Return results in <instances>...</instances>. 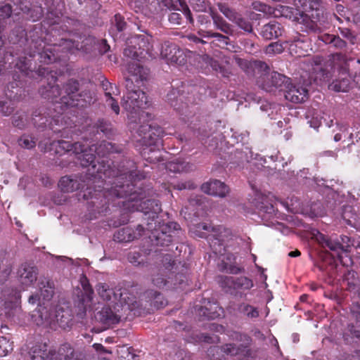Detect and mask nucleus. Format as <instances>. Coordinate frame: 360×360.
Instances as JSON below:
<instances>
[{"instance_id": "38", "label": "nucleus", "mask_w": 360, "mask_h": 360, "mask_svg": "<svg viewBox=\"0 0 360 360\" xmlns=\"http://www.w3.org/2000/svg\"><path fill=\"white\" fill-rule=\"evenodd\" d=\"M169 52L173 51L174 55L169 56V63L177 65H184L187 62V57L184 51L180 49L178 46H172Z\"/></svg>"}, {"instance_id": "3", "label": "nucleus", "mask_w": 360, "mask_h": 360, "mask_svg": "<svg viewBox=\"0 0 360 360\" xmlns=\"http://www.w3.org/2000/svg\"><path fill=\"white\" fill-rule=\"evenodd\" d=\"M117 176V182L115 186L103 187L101 185H94L91 187L92 180L86 176V174H75L62 176L58 182V187L63 193H72L77 190H82L86 186L83 191V198L87 200L89 209L91 211L98 214H105L109 210V205L121 207L122 202L127 198L129 191L121 190L124 189V184H119L123 175Z\"/></svg>"}, {"instance_id": "32", "label": "nucleus", "mask_w": 360, "mask_h": 360, "mask_svg": "<svg viewBox=\"0 0 360 360\" xmlns=\"http://www.w3.org/2000/svg\"><path fill=\"white\" fill-rule=\"evenodd\" d=\"M55 318L58 326L63 329H66L72 324V314L68 309L57 308Z\"/></svg>"}, {"instance_id": "12", "label": "nucleus", "mask_w": 360, "mask_h": 360, "mask_svg": "<svg viewBox=\"0 0 360 360\" xmlns=\"http://www.w3.org/2000/svg\"><path fill=\"white\" fill-rule=\"evenodd\" d=\"M314 237L316 241L323 248H328L334 252L330 254V256H331L335 261V259H337L343 266H349L352 264V259L348 255L346 250H344V246L342 243L332 240L330 238H328L319 231H317V233L314 234Z\"/></svg>"}, {"instance_id": "43", "label": "nucleus", "mask_w": 360, "mask_h": 360, "mask_svg": "<svg viewBox=\"0 0 360 360\" xmlns=\"http://www.w3.org/2000/svg\"><path fill=\"white\" fill-rule=\"evenodd\" d=\"M304 36L302 37L300 34H297L292 37L289 38L288 40L284 41L286 46H288L290 52H295L297 56H301L302 53L301 51H297L296 49L300 47L302 49V44L304 43Z\"/></svg>"}, {"instance_id": "56", "label": "nucleus", "mask_w": 360, "mask_h": 360, "mask_svg": "<svg viewBox=\"0 0 360 360\" xmlns=\"http://www.w3.org/2000/svg\"><path fill=\"white\" fill-rule=\"evenodd\" d=\"M200 34L202 37H215L217 39V41L220 42H223L225 44H228V41L229 40V38L227 36L223 35L218 32H214L212 30H207V31H200L199 32Z\"/></svg>"}, {"instance_id": "48", "label": "nucleus", "mask_w": 360, "mask_h": 360, "mask_svg": "<svg viewBox=\"0 0 360 360\" xmlns=\"http://www.w3.org/2000/svg\"><path fill=\"white\" fill-rule=\"evenodd\" d=\"M15 108L14 103L11 99L0 100V114L4 117L10 116Z\"/></svg>"}, {"instance_id": "50", "label": "nucleus", "mask_w": 360, "mask_h": 360, "mask_svg": "<svg viewBox=\"0 0 360 360\" xmlns=\"http://www.w3.org/2000/svg\"><path fill=\"white\" fill-rule=\"evenodd\" d=\"M356 273L353 271H348L344 275L343 282L347 285V289L352 291L356 290L359 283V280L355 277Z\"/></svg>"}, {"instance_id": "1", "label": "nucleus", "mask_w": 360, "mask_h": 360, "mask_svg": "<svg viewBox=\"0 0 360 360\" xmlns=\"http://www.w3.org/2000/svg\"><path fill=\"white\" fill-rule=\"evenodd\" d=\"M51 146L55 148L56 154L63 155L66 153L74 155L77 160L76 163L81 165L82 167H88L87 172L85 174L92 180V183H101L102 188L104 186L108 187V185L115 186L116 185L117 176L121 174L123 179L119 184H124L123 190L134 192L141 183L147 178V173L143 171L136 169V165L133 160L124 159L117 166L116 169L105 163V160H99L96 159V155L93 153L94 145H84L81 142L72 143L70 141L64 140L54 141Z\"/></svg>"}, {"instance_id": "54", "label": "nucleus", "mask_w": 360, "mask_h": 360, "mask_svg": "<svg viewBox=\"0 0 360 360\" xmlns=\"http://www.w3.org/2000/svg\"><path fill=\"white\" fill-rule=\"evenodd\" d=\"M252 6L254 10L262 12L266 15H274V13H276L274 8L259 1L252 2Z\"/></svg>"}, {"instance_id": "22", "label": "nucleus", "mask_w": 360, "mask_h": 360, "mask_svg": "<svg viewBox=\"0 0 360 360\" xmlns=\"http://www.w3.org/2000/svg\"><path fill=\"white\" fill-rule=\"evenodd\" d=\"M201 191L208 195L224 198L229 193V187L223 182L214 179L202 184Z\"/></svg>"}, {"instance_id": "52", "label": "nucleus", "mask_w": 360, "mask_h": 360, "mask_svg": "<svg viewBox=\"0 0 360 360\" xmlns=\"http://www.w3.org/2000/svg\"><path fill=\"white\" fill-rule=\"evenodd\" d=\"M97 131H101L105 136H109L112 134V124L104 119H99L96 123Z\"/></svg>"}, {"instance_id": "37", "label": "nucleus", "mask_w": 360, "mask_h": 360, "mask_svg": "<svg viewBox=\"0 0 360 360\" xmlns=\"http://www.w3.org/2000/svg\"><path fill=\"white\" fill-rule=\"evenodd\" d=\"M81 283H82V288L84 291L85 297L82 298V300L79 304V307H80V305H81V307H82V308H83V313H85L86 310L87 304H84V302H86L87 303H90L91 302L92 294H93L94 291L89 283L87 278L85 276H84L81 278Z\"/></svg>"}, {"instance_id": "13", "label": "nucleus", "mask_w": 360, "mask_h": 360, "mask_svg": "<svg viewBox=\"0 0 360 360\" xmlns=\"http://www.w3.org/2000/svg\"><path fill=\"white\" fill-rule=\"evenodd\" d=\"M217 6L225 17L230 21L234 22L238 27L248 32L252 31V23L235 10L231 8L228 4L225 3H218Z\"/></svg>"}, {"instance_id": "23", "label": "nucleus", "mask_w": 360, "mask_h": 360, "mask_svg": "<svg viewBox=\"0 0 360 360\" xmlns=\"http://www.w3.org/2000/svg\"><path fill=\"white\" fill-rule=\"evenodd\" d=\"M198 316L202 319H215L224 314V309L217 302H207L204 306H196Z\"/></svg>"}, {"instance_id": "41", "label": "nucleus", "mask_w": 360, "mask_h": 360, "mask_svg": "<svg viewBox=\"0 0 360 360\" xmlns=\"http://www.w3.org/2000/svg\"><path fill=\"white\" fill-rule=\"evenodd\" d=\"M290 82V79L283 74L277 72H273L270 76V84L269 86L276 88L284 87L286 89L288 84Z\"/></svg>"}, {"instance_id": "26", "label": "nucleus", "mask_w": 360, "mask_h": 360, "mask_svg": "<svg viewBox=\"0 0 360 360\" xmlns=\"http://www.w3.org/2000/svg\"><path fill=\"white\" fill-rule=\"evenodd\" d=\"M283 27L278 22L273 20L262 26L260 35L266 40H271L281 36Z\"/></svg>"}, {"instance_id": "6", "label": "nucleus", "mask_w": 360, "mask_h": 360, "mask_svg": "<svg viewBox=\"0 0 360 360\" xmlns=\"http://www.w3.org/2000/svg\"><path fill=\"white\" fill-rule=\"evenodd\" d=\"M191 231L197 237L206 238L210 248L216 255L223 256L218 264L220 271L231 274H238L242 269L237 266L236 257L232 253L226 254V242L231 236V231L221 226H212L207 223H199L191 229Z\"/></svg>"}, {"instance_id": "27", "label": "nucleus", "mask_w": 360, "mask_h": 360, "mask_svg": "<svg viewBox=\"0 0 360 360\" xmlns=\"http://www.w3.org/2000/svg\"><path fill=\"white\" fill-rule=\"evenodd\" d=\"M57 356L61 360H84L83 354L75 350L73 347L68 342H65L58 348L56 353Z\"/></svg>"}, {"instance_id": "47", "label": "nucleus", "mask_w": 360, "mask_h": 360, "mask_svg": "<svg viewBox=\"0 0 360 360\" xmlns=\"http://www.w3.org/2000/svg\"><path fill=\"white\" fill-rule=\"evenodd\" d=\"M37 139L34 136L24 134L18 139V145L25 149H32L36 146Z\"/></svg>"}, {"instance_id": "51", "label": "nucleus", "mask_w": 360, "mask_h": 360, "mask_svg": "<svg viewBox=\"0 0 360 360\" xmlns=\"http://www.w3.org/2000/svg\"><path fill=\"white\" fill-rule=\"evenodd\" d=\"M207 355L210 360H223L225 359V354L222 349V345L211 346L207 352Z\"/></svg>"}, {"instance_id": "9", "label": "nucleus", "mask_w": 360, "mask_h": 360, "mask_svg": "<svg viewBox=\"0 0 360 360\" xmlns=\"http://www.w3.org/2000/svg\"><path fill=\"white\" fill-rule=\"evenodd\" d=\"M79 82L73 79H69L64 86L66 95L60 98V103L67 107L84 108L93 103V98L89 91L77 94Z\"/></svg>"}, {"instance_id": "61", "label": "nucleus", "mask_w": 360, "mask_h": 360, "mask_svg": "<svg viewBox=\"0 0 360 360\" xmlns=\"http://www.w3.org/2000/svg\"><path fill=\"white\" fill-rule=\"evenodd\" d=\"M172 46H177V45L175 44H173V43L165 42L162 46V49H161V52H160L161 56L162 58H165L168 63L169 61V56L174 55L173 53V51L169 52V50L171 49L169 48Z\"/></svg>"}, {"instance_id": "34", "label": "nucleus", "mask_w": 360, "mask_h": 360, "mask_svg": "<svg viewBox=\"0 0 360 360\" xmlns=\"http://www.w3.org/2000/svg\"><path fill=\"white\" fill-rule=\"evenodd\" d=\"M166 169L173 173L188 172L193 169V165L179 158L169 161L166 164Z\"/></svg>"}, {"instance_id": "36", "label": "nucleus", "mask_w": 360, "mask_h": 360, "mask_svg": "<svg viewBox=\"0 0 360 360\" xmlns=\"http://www.w3.org/2000/svg\"><path fill=\"white\" fill-rule=\"evenodd\" d=\"M11 122L14 127L25 129L30 123L28 114L23 110H18L13 115Z\"/></svg>"}, {"instance_id": "15", "label": "nucleus", "mask_w": 360, "mask_h": 360, "mask_svg": "<svg viewBox=\"0 0 360 360\" xmlns=\"http://www.w3.org/2000/svg\"><path fill=\"white\" fill-rule=\"evenodd\" d=\"M60 117H53L46 115V112H42V110H37L32 114V121L34 127L39 130L44 131L46 128H49L55 133L59 132V129H55L54 126L58 125Z\"/></svg>"}, {"instance_id": "33", "label": "nucleus", "mask_w": 360, "mask_h": 360, "mask_svg": "<svg viewBox=\"0 0 360 360\" xmlns=\"http://www.w3.org/2000/svg\"><path fill=\"white\" fill-rule=\"evenodd\" d=\"M331 63L335 69H337L342 74H347L349 65L348 59L345 54L342 53H335L331 55Z\"/></svg>"}, {"instance_id": "8", "label": "nucleus", "mask_w": 360, "mask_h": 360, "mask_svg": "<svg viewBox=\"0 0 360 360\" xmlns=\"http://www.w3.org/2000/svg\"><path fill=\"white\" fill-rule=\"evenodd\" d=\"M231 338L236 343H226L222 345V349L225 355L238 356L239 360H250L254 358L253 351L250 348L252 339L250 335L244 333L234 332Z\"/></svg>"}, {"instance_id": "28", "label": "nucleus", "mask_w": 360, "mask_h": 360, "mask_svg": "<svg viewBox=\"0 0 360 360\" xmlns=\"http://www.w3.org/2000/svg\"><path fill=\"white\" fill-rule=\"evenodd\" d=\"M143 299L148 302L151 307L157 309L164 307L167 304L163 295L160 292L153 290H148L144 292Z\"/></svg>"}, {"instance_id": "63", "label": "nucleus", "mask_w": 360, "mask_h": 360, "mask_svg": "<svg viewBox=\"0 0 360 360\" xmlns=\"http://www.w3.org/2000/svg\"><path fill=\"white\" fill-rule=\"evenodd\" d=\"M113 23L119 32L123 31L127 25L124 17H122L120 13L115 15Z\"/></svg>"}, {"instance_id": "42", "label": "nucleus", "mask_w": 360, "mask_h": 360, "mask_svg": "<svg viewBox=\"0 0 360 360\" xmlns=\"http://www.w3.org/2000/svg\"><path fill=\"white\" fill-rule=\"evenodd\" d=\"M12 13L13 8L11 4H0V34L6 27L7 20L11 17Z\"/></svg>"}, {"instance_id": "21", "label": "nucleus", "mask_w": 360, "mask_h": 360, "mask_svg": "<svg viewBox=\"0 0 360 360\" xmlns=\"http://www.w3.org/2000/svg\"><path fill=\"white\" fill-rule=\"evenodd\" d=\"M255 207L259 215L263 219H269L276 214V208L272 203L271 198L269 195H262L258 198Z\"/></svg>"}, {"instance_id": "31", "label": "nucleus", "mask_w": 360, "mask_h": 360, "mask_svg": "<svg viewBox=\"0 0 360 360\" xmlns=\"http://www.w3.org/2000/svg\"><path fill=\"white\" fill-rule=\"evenodd\" d=\"M210 15L214 27L226 34H231L233 30L229 24L214 9H210Z\"/></svg>"}, {"instance_id": "16", "label": "nucleus", "mask_w": 360, "mask_h": 360, "mask_svg": "<svg viewBox=\"0 0 360 360\" xmlns=\"http://www.w3.org/2000/svg\"><path fill=\"white\" fill-rule=\"evenodd\" d=\"M184 92V90L172 89L167 95V101L171 106L181 114L184 113V109H186L190 103H195L194 99L186 97Z\"/></svg>"}, {"instance_id": "53", "label": "nucleus", "mask_w": 360, "mask_h": 360, "mask_svg": "<svg viewBox=\"0 0 360 360\" xmlns=\"http://www.w3.org/2000/svg\"><path fill=\"white\" fill-rule=\"evenodd\" d=\"M124 55L136 60H140V59L143 57L142 52H141L134 44L125 48L124 49Z\"/></svg>"}, {"instance_id": "35", "label": "nucleus", "mask_w": 360, "mask_h": 360, "mask_svg": "<svg viewBox=\"0 0 360 360\" xmlns=\"http://www.w3.org/2000/svg\"><path fill=\"white\" fill-rule=\"evenodd\" d=\"M93 148L99 160H101V158H104L110 153L119 152L115 145L107 141H102L98 146H94Z\"/></svg>"}, {"instance_id": "45", "label": "nucleus", "mask_w": 360, "mask_h": 360, "mask_svg": "<svg viewBox=\"0 0 360 360\" xmlns=\"http://www.w3.org/2000/svg\"><path fill=\"white\" fill-rule=\"evenodd\" d=\"M202 58L205 63L210 66L213 70L221 74L223 77H229L230 72L222 66L218 60L207 55H205Z\"/></svg>"}, {"instance_id": "2", "label": "nucleus", "mask_w": 360, "mask_h": 360, "mask_svg": "<svg viewBox=\"0 0 360 360\" xmlns=\"http://www.w3.org/2000/svg\"><path fill=\"white\" fill-rule=\"evenodd\" d=\"M155 195V192L149 185L141 183L134 192L130 190L127 198L122 202L120 207L130 212H143L144 219L147 220L146 229L151 232L155 244L158 246L168 247L172 242V233L178 230L179 225L176 222L160 225L157 221L158 214L162 210L161 204Z\"/></svg>"}, {"instance_id": "20", "label": "nucleus", "mask_w": 360, "mask_h": 360, "mask_svg": "<svg viewBox=\"0 0 360 360\" xmlns=\"http://www.w3.org/2000/svg\"><path fill=\"white\" fill-rule=\"evenodd\" d=\"M145 231L142 225H138L136 231L129 226L123 227L114 233L113 238L118 243H128L141 237Z\"/></svg>"}, {"instance_id": "59", "label": "nucleus", "mask_w": 360, "mask_h": 360, "mask_svg": "<svg viewBox=\"0 0 360 360\" xmlns=\"http://www.w3.org/2000/svg\"><path fill=\"white\" fill-rule=\"evenodd\" d=\"M13 349L9 340L5 337L0 338V356H6Z\"/></svg>"}, {"instance_id": "29", "label": "nucleus", "mask_w": 360, "mask_h": 360, "mask_svg": "<svg viewBox=\"0 0 360 360\" xmlns=\"http://www.w3.org/2000/svg\"><path fill=\"white\" fill-rule=\"evenodd\" d=\"M119 302L121 304L128 306L129 310L132 311L139 307L136 297L131 294L127 289H119L115 302Z\"/></svg>"}, {"instance_id": "62", "label": "nucleus", "mask_w": 360, "mask_h": 360, "mask_svg": "<svg viewBox=\"0 0 360 360\" xmlns=\"http://www.w3.org/2000/svg\"><path fill=\"white\" fill-rule=\"evenodd\" d=\"M18 298H19V295H17V293H15V295L12 297L11 300L5 301V302H4V303L2 302V301L1 302V306L4 307V310H5L6 314H7L8 312L6 311L7 309H12L17 307Z\"/></svg>"}, {"instance_id": "25", "label": "nucleus", "mask_w": 360, "mask_h": 360, "mask_svg": "<svg viewBox=\"0 0 360 360\" xmlns=\"http://www.w3.org/2000/svg\"><path fill=\"white\" fill-rule=\"evenodd\" d=\"M94 316L96 321L106 326L117 324L120 321V316L114 312L109 306L103 307Z\"/></svg>"}, {"instance_id": "64", "label": "nucleus", "mask_w": 360, "mask_h": 360, "mask_svg": "<svg viewBox=\"0 0 360 360\" xmlns=\"http://www.w3.org/2000/svg\"><path fill=\"white\" fill-rule=\"evenodd\" d=\"M351 314L356 319V323H360V304L354 303L351 307Z\"/></svg>"}, {"instance_id": "44", "label": "nucleus", "mask_w": 360, "mask_h": 360, "mask_svg": "<svg viewBox=\"0 0 360 360\" xmlns=\"http://www.w3.org/2000/svg\"><path fill=\"white\" fill-rule=\"evenodd\" d=\"M41 296L44 300H50L54 294L53 282L49 280L42 281L39 283Z\"/></svg>"}, {"instance_id": "55", "label": "nucleus", "mask_w": 360, "mask_h": 360, "mask_svg": "<svg viewBox=\"0 0 360 360\" xmlns=\"http://www.w3.org/2000/svg\"><path fill=\"white\" fill-rule=\"evenodd\" d=\"M191 4L193 8L198 12H206L207 10L210 12V9H213L209 0H191Z\"/></svg>"}, {"instance_id": "57", "label": "nucleus", "mask_w": 360, "mask_h": 360, "mask_svg": "<svg viewBox=\"0 0 360 360\" xmlns=\"http://www.w3.org/2000/svg\"><path fill=\"white\" fill-rule=\"evenodd\" d=\"M127 260L134 266H140L143 264L144 259L141 254L139 252H130L127 255Z\"/></svg>"}, {"instance_id": "58", "label": "nucleus", "mask_w": 360, "mask_h": 360, "mask_svg": "<svg viewBox=\"0 0 360 360\" xmlns=\"http://www.w3.org/2000/svg\"><path fill=\"white\" fill-rule=\"evenodd\" d=\"M105 103L116 115H119L120 105L117 101L112 96L111 92L106 93Z\"/></svg>"}, {"instance_id": "49", "label": "nucleus", "mask_w": 360, "mask_h": 360, "mask_svg": "<svg viewBox=\"0 0 360 360\" xmlns=\"http://www.w3.org/2000/svg\"><path fill=\"white\" fill-rule=\"evenodd\" d=\"M360 339V323H349L346 331L343 334L345 340L349 342V338Z\"/></svg>"}, {"instance_id": "10", "label": "nucleus", "mask_w": 360, "mask_h": 360, "mask_svg": "<svg viewBox=\"0 0 360 360\" xmlns=\"http://www.w3.org/2000/svg\"><path fill=\"white\" fill-rule=\"evenodd\" d=\"M81 41L73 40H65L63 44L70 51H82L84 53H91L97 49L101 54H104L110 50V46L105 39L96 40L93 37H79Z\"/></svg>"}, {"instance_id": "40", "label": "nucleus", "mask_w": 360, "mask_h": 360, "mask_svg": "<svg viewBox=\"0 0 360 360\" xmlns=\"http://www.w3.org/2000/svg\"><path fill=\"white\" fill-rule=\"evenodd\" d=\"M253 287V282L245 276L236 277L233 285V294L236 295L239 290H250Z\"/></svg>"}, {"instance_id": "14", "label": "nucleus", "mask_w": 360, "mask_h": 360, "mask_svg": "<svg viewBox=\"0 0 360 360\" xmlns=\"http://www.w3.org/2000/svg\"><path fill=\"white\" fill-rule=\"evenodd\" d=\"M28 360H60L56 352L46 342H37L28 352Z\"/></svg>"}, {"instance_id": "11", "label": "nucleus", "mask_w": 360, "mask_h": 360, "mask_svg": "<svg viewBox=\"0 0 360 360\" xmlns=\"http://www.w3.org/2000/svg\"><path fill=\"white\" fill-rule=\"evenodd\" d=\"M274 11L276 12L274 13L275 17L281 16L299 23H303L306 25L307 31L314 33L321 32V28L317 23L311 20L303 11L283 5H278L274 8Z\"/></svg>"}, {"instance_id": "17", "label": "nucleus", "mask_w": 360, "mask_h": 360, "mask_svg": "<svg viewBox=\"0 0 360 360\" xmlns=\"http://www.w3.org/2000/svg\"><path fill=\"white\" fill-rule=\"evenodd\" d=\"M227 309L233 316L248 319H256L259 316L258 309L246 302L233 303L228 307Z\"/></svg>"}, {"instance_id": "60", "label": "nucleus", "mask_w": 360, "mask_h": 360, "mask_svg": "<svg viewBox=\"0 0 360 360\" xmlns=\"http://www.w3.org/2000/svg\"><path fill=\"white\" fill-rule=\"evenodd\" d=\"M285 47L283 46V44H281L278 41L271 43L266 47L267 53H273V54H278L281 53Z\"/></svg>"}, {"instance_id": "5", "label": "nucleus", "mask_w": 360, "mask_h": 360, "mask_svg": "<svg viewBox=\"0 0 360 360\" xmlns=\"http://www.w3.org/2000/svg\"><path fill=\"white\" fill-rule=\"evenodd\" d=\"M130 76L125 79L127 91L124 97L123 108L128 112V124L131 132L141 124V118L148 114L141 109L147 105V96L144 91L139 89V84L146 80L148 75V70L137 63H131L128 65Z\"/></svg>"}, {"instance_id": "39", "label": "nucleus", "mask_w": 360, "mask_h": 360, "mask_svg": "<svg viewBox=\"0 0 360 360\" xmlns=\"http://www.w3.org/2000/svg\"><path fill=\"white\" fill-rule=\"evenodd\" d=\"M96 289L98 295L103 300L115 302V300H117V292H115L112 289L109 288L108 285L105 283H99L97 285Z\"/></svg>"}, {"instance_id": "18", "label": "nucleus", "mask_w": 360, "mask_h": 360, "mask_svg": "<svg viewBox=\"0 0 360 360\" xmlns=\"http://www.w3.org/2000/svg\"><path fill=\"white\" fill-rule=\"evenodd\" d=\"M236 64L248 75L252 76L255 72H266L269 70V66L265 62L261 60H248L244 58L236 57Z\"/></svg>"}, {"instance_id": "46", "label": "nucleus", "mask_w": 360, "mask_h": 360, "mask_svg": "<svg viewBox=\"0 0 360 360\" xmlns=\"http://www.w3.org/2000/svg\"><path fill=\"white\" fill-rule=\"evenodd\" d=\"M235 278L230 276H219L217 277V282L226 292L233 294V285Z\"/></svg>"}, {"instance_id": "4", "label": "nucleus", "mask_w": 360, "mask_h": 360, "mask_svg": "<svg viewBox=\"0 0 360 360\" xmlns=\"http://www.w3.org/2000/svg\"><path fill=\"white\" fill-rule=\"evenodd\" d=\"M65 40H73L72 39H61L59 44H53L46 47L42 51L30 52L29 56H22L18 58L15 68L25 77L33 79H41L46 78L47 85L41 86L39 91L41 96L46 99L51 100L52 102L58 103L56 101L58 96L61 95L62 91L58 84L57 72L49 68H44L41 65L37 67V64L32 63V58L36 56H38L37 60L41 64L50 65L60 60L61 56L58 55L60 49L63 52L73 53L74 51H70L65 48L63 44Z\"/></svg>"}, {"instance_id": "19", "label": "nucleus", "mask_w": 360, "mask_h": 360, "mask_svg": "<svg viewBox=\"0 0 360 360\" xmlns=\"http://www.w3.org/2000/svg\"><path fill=\"white\" fill-rule=\"evenodd\" d=\"M308 89L300 84H293L290 82L285 89V98L295 103H301L308 98Z\"/></svg>"}, {"instance_id": "30", "label": "nucleus", "mask_w": 360, "mask_h": 360, "mask_svg": "<svg viewBox=\"0 0 360 360\" xmlns=\"http://www.w3.org/2000/svg\"><path fill=\"white\" fill-rule=\"evenodd\" d=\"M131 44H134L137 46V49L143 53H148L153 49L152 37L148 35H136L130 41Z\"/></svg>"}, {"instance_id": "24", "label": "nucleus", "mask_w": 360, "mask_h": 360, "mask_svg": "<svg viewBox=\"0 0 360 360\" xmlns=\"http://www.w3.org/2000/svg\"><path fill=\"white\" fill-rule=\"evenodd\" d=\"M19 281L20 283L25 286L32 285L37 278V269L27 263L22 264L18 271Z\"/></svg>"}, {"instance_id": "7", "label": "nucleus", "mask_w": 360, "mask_h": 360, "mask_svg": "<svg viewBox=\"0 0 360 360\" xmlns=\"http://www.w3.org/2000/svg\"><path fill=\"white\" fill-rule=\"evenodd\" d=\"M134 131L140 138L138 141L143 146L141 153L146 161L156 163L163 160L160 149L162 146V138L165 135L162 127L157 124L143 123Z\"/></svg>"}]
</instances>
